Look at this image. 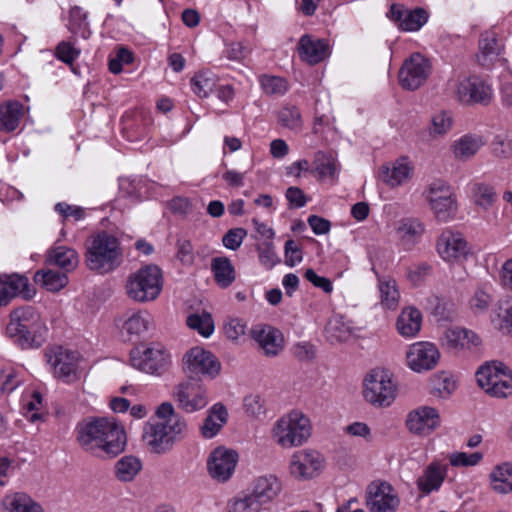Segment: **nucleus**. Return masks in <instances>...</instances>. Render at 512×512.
Instances as JSON below:
<instances>
[{"label":"nucleus","mask_w":512,"mask_h":512,"mask_svg":"<svg viewBox=\"0 0 512 512\" xmlns=\"http://www.w3.org/2000/svg\"><path fill=\"white\" fill-rule=\"evenodd\" d=\"M187 423L183 417H175L167 421L147 422L143 428V441L149 450L156 454H164L174 444L185 437Z\"/></svg>","instance_id":"f257e3e1"},{"label":"nucleus","mask_w":512,"mask_h":512,"mask_svg":"<svg viewBox=\"0 0 512 512\" xmlns=\"http://www.w3.org/2000/svg\"><path fill=\"white\" fill-rule=\"evenodd\" d=\"M163 288V275L157 265L149 264L131 273L126 280L127 296L138 303L156 300Z\"/></svg>","instance_id":"f03ea898"},{"label":"nucleus","mask_w":512,"mask_h":512,"mask_svg":"<svg viewBox=\"0 0 512 512\" xmlns=\"http://www.w3.org/2000/svg\"><path fill=\"white\" fill-rule=\"evenodd\" d=\"M44 328L40 314L32 306H22L10 314V322L6 327L7 335L15 338L23 348H30L35 336Z\"/></svg>","instance_id":"7ed1b4c3"},{"label":"nucleus","mask_w":512,"mask_h":512,"mask_svg":"<svg viewBox=\"0 0 512 512\" xmlns=\"http://www.w3.org/2000/svg\"><path fill=\"white\" fill-rule=\"evenodd\" d=\"M128 444L124 426L114 417H98V458L114 459Z\"/></svg>","instance_id":"20e7f679"},{"label":"nucleus","mask_w":512,"mask_h":512,"mask_svg":"<svg viewBox=\"0 0 512 512\" xmlns=\"http://www.w3.org/2000/svg\"><path fill=\"white\" fill-rule=\"evenodd\" d=\"M272 434L283 447L302 445L311 435L310 421L301 412L293 411L277 421Z\"/></svg>","instance_id":"39448f33"},{"label":"nucleus","mask_w":512,"mask_h":512,"mask_svg":"<svg viewBox=\"0 0 512 512\" xmlns=\"http://www.w3.org/2000/svg\"><path fill=\"white\" fill-rule=\"evenodd\" d=\"M507 370L502 363L483 365L476 373L477 383L489 395L506 398L512 394V375Z\"/></svg>","instance_id":"423d86ee"},{"label":"nucleus","mask_w":512,"mask_h":512,"mask_svg":"<svg viewBox=\"0 0 512 512\" xmlns=\"http://www.w3.org/2000/svg\"><path fill=\"white\" fill-rule=\"evenodd\" d=\"M396 396V386L386 370H372L364 381V397L375 406H389Z\"/></svg>","instance_id":"0eeeda50"},{"label":"nucleus","mask_w":512,"mask_h":512,"mask_svg":"<svg viewBox=\"0 0 512 512\" xmlns=\"http://www.w3.org/2000/svg\"><path fill=\"white\" fill-rule=\"evenodd\" d=\"M45 358L55 377L67 383L79 378V353L53 346L46 349Z\"/></svg>","instance_id":"6e6552de"},{"label":"nucleus","mask_w":512,"mask_h":512,"mask_svg":"<svg viewBox=\"0 0 512 512\" xmlns=\"http://www.w3.org/2000/svg\"><path fill=\"white\" fill-rule=\"evenodd\" d=\"M130 361L140 371L157 376L165 373L171 364L169 353L160 345L132 350Z\"/></svg>","instance_id":"1a4fd4ad"},{"label":"nucleus","mask_w":512,"mask_h":512,"mask_svg":"<svg viewBox=\"0 0 512 512\" xmlns=\"http://www.w3.org/2000/svg\"><path fill=\"white\" fill-rule=\"evenodd\" d=\"M184 371L189 380L199 376L215 378L221 369V364L217 358L209 351L201 347L191 348L183 358Z\"/></svg>","instance_id":"9d476101"},{"label":"nucleus","mask_w":512,"mask_h":512,"mask_svg":"<svg viewBox=\"0 0 512 512\" xmlns=\"http://www.w3.org/2000/svg\"><path fill=\"white\" fill-rule=\"evenodd\" d=\"M123 263L119 239L110 231L98 230V274L115 271Z\"/></svg>","instance_id":"9b49d317"},{"label":"nucleus","mask_w":512,"mask_h":512,"mask_svg":"<svg viewBox=\"0 0 512 512\" xmlns=\"http://www.w3.org/2000/svg\"><path fill=\"white\" fill-rule=\"evenodd\" d=\"M454 93L463 104L488 105L493 96L491 86L476 75L459 78Z\"/></svg>","instance_id":"f8f14e48"},{"label":"nucleus","mask_w":512,"mask_h":512,"mask_svg":"<svg viewBox=\"0 0 512 512\" xmlns=\"http://www.w3.org/2000/svg\"><path fill=\"white\" fill-rule=\"evenodd\" d=\"M173 397L177 407L186 413H193L208 404L207 390L195 380H187L175 386Z\"/></svg>","instance_id":"ddd939ff"},{"label":"nucleus","mask_w":512,"mask_h":512,"mask_svg":"<svg viewBox=\"0 0 512 512\" xmlns=\"http://www.w3.org/2000/svg\"><path fill=\"white\" fill-rule=\"evenodd\" d=\"M366 504L370 512H396L400 498L390 483L372 482L367 488Z\"/></svg>","instance_id":"4468645a"},{"label":"nucleus","mask_w":512,"mask_h":512,"mask_svg":"<svg viewBox=\"0 0 512 512\" xmlns=\"http://www.w3.org/2000/svg\"><path fill=\"white\" fill-rule=\"evenodd\" d=\"M430 74V64L420 53L412 54L399 71V83L403 89L416 90Z\"/></svg>","instance_id":"2eb2a0df"},{"label":"nucleus","mask_w":512,"mask_h":512,"mask_svg":"<svg viewBox=\"0 0 512 512\" xmlns=\"http://www.w3.org/2000/svg\"><path fill=\"white\" fill-rule=\"evenodd\" d=\"M439 359L438 348L430 342L414 343L406 353L408 367L417 373L434 369Z\"/></svg>","instance_id":"dca6fc26"},{"label":"nucleus","mask_w":512,"mask_h":512,"mask_svg":"<svg viewBox=\"0 0 512 512\" xmlns=\"http://www.w3.org/2000/svg\"><path fill=\"white\" fill-rule=\"evenodd\" d=\"M324 467L323 456L313 450H301L293 454L290 461L291 474L301 480L318 476Z\"/></svg>","instance_id":"f3484780"},{"label":"nucleus","mask_w":512,"mask_h":512,"mask_svg":"<svg viewBox=\"0 0 512 512\" xmlns=\"http://www.w3.org/2000/svg\"><path fill=\"white\" fill-rule=\"evenodd\" d=\"M439 256L447 262H459L471 254L467 241L460 233L442 232L436 244Z\"/></svg>","instance_id":"a211bd4d"},{"label":"nucleus","mask_w":512,"mask_h":512,"mask_svg":"<svg viewBox=\"0 0 512 512\" xmlns=\"http://www.w3.org/2000/svg\"><path fill=\"white\" fill-rule=\"evenodd\" d=\"M34 294L27 277L17 274L0 276V307L7 305L16 296L29 300Z\"/></svg>","instance_id":"6ab92c4d"},{"label":"nucleus","mask_w":512,"mask_h":512,"mask_svg":"<svg viewBox=\"0 0 512 512\" xmlns=\"http://www.w3.org/2000/svg\"><path fill=\"white\" fill-rule=\"evenodd\" d=\"M440 416L433 407L423 406L409 413L406 425L409 431L418 435H429L440 426Z\"/></svg>","instance_id":"aec40b11"},{"label":"nucleus","mask_w":512,"mask_h":512,"mask_svg":"<svg viewBox=\"0 0 512 512\" xmlns=\"http://www.w3.org/2000/svg\"><path fill=\"white\" fill-rule=\"evenodd\" d=\"M238 455L236 452L217 448L208 460V468L211 476L221 481L230 478L236 467Z\"/></svg>","instance_id":"412c9836"},{"label":"nucleus","mask_w":512,"mask_h":512,"mask_svg":"<svg viewBox=\"0 0 512 512\" xmlns=\"http://www.w3.org/2000/svg\"><path fill=\"white\" fill-rule=\"evenodd\" d=\"M152 323V315L146 310L128 312L122 324V334L129 341L138 340L149 331Z\"/></svg>","instance_id":"4be33fe9"},{"label":"nucleus","mask_w":512,"mask_h":512,"mask_svg":"<svg viewBox=\"0 0 512 512\" xmlns=\"http://www.w3.org/2000/svg\"><path fill=\"white\" fill-rule=\"evenodd\" d=\"M448 471V465L438 461L431 462L425 467L421 476L418 477L416 484L423 495H429L433 491H438L444 482Z\"/></svg>","instance_id":"5701e85b"},{"label":"nucleus","mask_w":512,"mask_h":512,"mask_svg":"<svg viewBox=\"0 0 512 512\" xmlns=\"http://www.w3.org/2000/svg\"><path fill=\"white\" fill-rule=\"evenodd\" d=\"M300 58L310 65L318 64L329 55V45L323 39L303 35L298 43Z\"/></svg>","instance_id":"b1692460"},{"label":"nucleus","mask_w":512,"mask_h":512,"mask_svg":"<svg viewBox=\"0 0 512 512\" xmlns=\"http://www.w3.org/2000/svg\"><path fill=\"white\" fill-rule=\"evenodd\" d=\"M445 344L452 349H475L481 345V339L474 331L464 327H450L443 335Z\"/></svg>","instance_id":"393cba45"},{"label":"nucleus","mask_w":512,"mask_h":512,"mask_svg":"<svg viewBox=\"0 0 512 512\" xmlns=\"http://www.w3.org/2000/svg\"><path fill=\"white\" fill-rule=\"evenodd\" d=\"M281 489V483L275 476H260L253 481L248 493L262 507L275 499Z\"/></svg>","instance_id":"a878e982"},{"label":"nucleus","mask_w":512,"mask_h":512,"mask_svg":"<svg viewBox=\"0 0 512 512\" xmlns=\"http://www.w3.org/2000/svg\"><path fill=\"white\" fill-rule=\"evenodd\" d=\"M491 490L498 495L512 493V462L504 461L495 465L488 475Z\"/></svg>","instance_id":"bb28decb"},{"label":"nucleus","mask_w":512,"mask_h":512,"mask_svg":"<svg viewBox=\"0 0 512 512\" xmlns=\"http://www.w3.org/2000/svg\"><path fill=\"white\" fill-rule=\"evenodd\" d=\"M411 166L406 158L397 159L391 166L383 165L379 170V179L390 187H395L407 181L411 174Z\"/></svg>","instance_id":"cd10ccee"},{"label":"nucleus","mask_w":512,"mask_h":512,"mask_svg":"<svg viewBox=\"0 0 512 512\" xmlns=\"http://www.w3.org/2000/svg\"><path fill=\"white\" fill-rule=\"evenodd\" d=\"M251 335L267 356H276L282 349L280 333L271 326L254 328Z\"/></svg>","instance_id":"c85d7f7f"},{"label":"nucleus","mask_w":512,"mask_h":512,"mask_svg":"<svg viewBox=\"0 0 512 512\" xmlns=\"http://www.w3.org/2000/svg\"><path fill=\"white\" fill-rule=\"evenodd\" d=\"M228 412L221 403L214 404L200 428L201 435L206 439H211L218 434L222 427L226 424Z\"/></svg>","instance_id":"c756f323"},{"label":"nucleus","mask_w":512,"mask_h":512,"mask_svg":"<svg viewBox=\"0 0 512 512\" xmlns=\"http://www.w3.org/2000/svg\"><path fill=\"white\" fill-rule=\"evenodd\" d=\"M494 290L491 285L478 286L468 301V307L475 316L485 315L494 303Z\"/></svg>","instance_id":"7c9ffc66"},{"label":"nucleus","mask_w":512,"mask_h":512,"mask_svg":"<svg viewBox=\"0 0 512 512\" xmlns=\"http://www.w3.org/2000/svg\"><path fill=\"white\" fill-rule=\"evenodd\" d=\"M490 319L496 329L512 337V298L499 300Z\"/></svg>","instance_id":"2f4dec72"},{"label":"nucleus","mask_w":512,"mask_h":512,"mask_svg":"<svg viewBox=\"0 0 512 512\" xmlns=\"http://www.w3.org/2000/svg\"><path fill=\"white\" fill-rule=\"evenodd\" d=\"M23 108L19 101H8L0 105V131H14L23 117Z\"/></svg>","instance_id":"473e14b6"},{"label":"nucleus","mask_w":512,"mask_h":512,"mask_svg":"<svg viewBox=\"0 0 512 512\" xmlns=\"http://www.w3.org/2000/svg\"><path fill=\"white\" fill-rule=\"evenodd\" d=\"M2 505L7 512H44L41 505L24 492L6 495Z\"/></svg>","instance_id":"72a5a7b5"},{"label":"nucleus","mask_w":512,"mask_h":512,"mask_svg":"<svg viewBox=\"0 0 512 512\" xmlns=\"http://www.w3.org/2000/svg\"><path fill=\"white\" fill-rule=\"evenodd\" d=\"M421 323V312L416 308L408 307L402 310L397 319L396 327L400 335L410 338L420 331Z\"/></svg>","instance_id":"f704fd0d"},{"label":"nucleus","mask_w":512,"mask_h":512,"mask_svg":"<svg viewBox=\"0 0 512 512\" xmlns=\"http://www.w3.org/2000/svg\"><path fill=\"white\" fill-rule=\"evenodd\" d=\"M47 261L49 264L57 266L67 272L73 271L78 265V255L75 250L58 246L49 251Z\"/></svg>","instance_id":"c9c22d12"},{"label":"nucleus","mask_w":512,"mask_h":512,"mask_svg":"<svg viewBox=\"0 0 512 512\" xmlns=\"http://www.w3.org/2000/svg\"><path fill=\"white\" fill-rule=\"evenodd\" d=\"M483 145L484 141L481 136L467 134L453 143L452 150L457 159L467 160L474 156Z\"/></svg>","instance_id":"e433bc0d"},{"label":"nucleus","mask_w":512,"mask_h":512,"mask_svg":"<svg viewBox=\"0 0 512 512\" xmlns=\"http://www.w3.org/2000/svg\"><path fill=\"white\" fill-rule=\"evenodd\" d=\"M211 270L217 285L221 288H227L235 281V269L227 257L213 258Z\"/></svg>","instance_id":"4c0bfd02"},{"label":"nucleus","mask_w":512,"mask_h":512,"mask_svg":"<svg viewBox=\"0 0 512 512\" xmlns=\"http://www.w3.org/2000/svg\"><path fill=\"white\" fill-rule=\"evenodd\" d=\"M142 469L141 460L133 455L120 458L114 466L115 477L121 482L132 481Z\"/></svg>","instance_id":"58836bf2"},{"label":"nucleus","mask_w":512,"mask_h":512,"mask_svg":"<svg viewBox=\"0 0 512 512\" xmlns=\"http://www.w3.org/2000/svg\"><path fill=\"white\" fill-rule=\"evenodd\" d=\"M34 280L50 292L60 291L69 282L66 273L54 270H39L35 273Z\"/></svg>","instance_id":"ea45409f"},{"label":"nucleus","mask_w":512,"mask_h":512,"mask_svg":"<svg viewBox=\"0 0 512 512\" xmlns=\"http://www.w3.org/2000/svg\"><path fill=\"white\" fill-rule=\"evenodd\" d=\"M76 431L80 446L87 452H93L96 447V417H88L79 422Z\"/></svg>","instance_id":"a19ab883"},{"label":"nucleus","mask_w":512,"mask_h":512,"mask_svg":"<svg viewBox=\"0 0 512 512\" xmlns=\"http://www.w3.org/2000/svg\"><path fill=\"white\" fill-rule=\"evenodd\" d=\"M500 53V46L494 36L485 35L479 41L477 61L483 67H490Z\"/></svg>","instance_id":"79ce46f5"},{"label":"nucleus","mask_w":512,"mask_h":512,"mask_svg":"<svg viewBox=\"0 0 512 512\" xmlns=\"http://www.w3.org/2000/svg\"><path fill=\"white\" fill-rule=\"evenodd\" d=\"M428 201L436 219L440 222H447L456 214L457 201L454 195Z\"/></svg>","instance_id":"37998d69"},{"label":"nucleus","mask_w":512,"mask_h":512,"mask_svg":"<svg viewBox=\"0 0 512 512\" xmlns=\"http://www.w3.org/2000/svg\"><path fill=\"white\" fill-rule=\"evenodd\" d=\"M396 231L402 240L414 242L424 233V225L417 218L407 217L399 221Z\"/></svg>","instance_id":"c03bdc74"},{"label":"nucleus","mask_w":512,"mask_h":512,"mask_svg":"<svg viewBox=\"0 0 512 512\" xmlns=\"http://www.w3.org/2000/svg\"><path fill=\"white\" fill-rule=\"evenodd\" d=\"M215 84V75L210 71H200L191 79L193 92L203 98L214 90Z\"/></svg>","instance_id":"a18cd8bd"},{"label":"nucleus","mask_w":512,"mask_h":512,"mask_svg":"<svg viewBox=\"0 0 512 512\" xmlns=\"http://www.w3.org/2000/svg\"><path fill=\"white\" fill-rule=\"evenodd\" d=\"M189 328L196 330L204 337H209L214 331V323L209 313H192L187 317Z\"/></svg>","instance_id":"49530a36"},{"label":"nucleus","mask_w":512,"mask_h":512,"mask_svg":"<svg viewBox=\"0 0 512 512\" xmlns=\"http://www.w3.org/2000/svg\"><path fill=\"white\" fill-rule=\"evenodd\" d=\"M427 19L428 14L423 8L406 10L400 28L404 31H417L427 22Z\"/></svg>","instance_id":"de8ad7c7"},{"label":"nucleus","mask_w":512,"mask_h":512,"mask_svg":"<svg viewBox=\"0 0 512 512\" xmlns=\"http://www.w3.org/2000/svg\"><path fill=\"white\" fill-rule=\"evenodd\" d=\"M453 124V118L450 112L440 111L433 115L429 133L433 137L442 136L448 133Z\"/></svg>","instance_id":"09e8293b"},{"label":"nucleus","mask_w":512,"mask_h":512,"mask_svg":"<svg viewBox=\"0 0 512 512\" xmlns=\"http://www.w3.org/2000/svg\"><path fill=\"white\" fill-rule=\"evenodd\" d=\"M379 291L381 304L388 309H395L398 306L399 292L394 280L380 281Z\"/></svg>","instance_id":"8fccbe9b"},{"label":"nucleus","mask_w":512,"mask_h":512,"mask_svg":"<svg viewBox=\"0 0 512 512\" xmlns=\"http://www.w3.org/2000/svg\"><path fill=\"white\" fill-rule=\"evenodd\" d=\"M259 81L263 92L267 95H283L288 90L287 81L282 77L262 75Z\"/></svg>","instance_id":"3c124183"},{"label":"nucleus","mask_w":512,"mask_h":512,"mask_svg":"<svg viewBox=\"0 0 512 512\" xmlns=\"http://www.w3.org/2000/svg\"><path fill=\"white\" fill-rule=\"evenodd\" d=\"M472 191L476 205L482 207L483 209H488L495 201L496 193L493 187L487 184H474Z\"/></svg>","instance_id":"603ef678"},{"label":"nucleus","mask_w":512,"mask_h":512,"mask_svg":"<svg viewBox=\"0 0 512 512\" xmlns=\"http://www.w3.org/2000/svg\"><path fill=\"white\" fill-rule=\"evenodd\" d=\"M261 506L247 492L229 502L228 512H259Z\"/></svg>","instance_id":"864d4df0"},{"label":"nucleus","mask_w":512,"mask_h":512,"mask_svg":"<svg viewBox=\"0 0 512 512\" xmlns=\"http://www.w3.org/2000/svg\"><path fill=\"white\" fill-rule=\"evenodd\" d=\"M315 164L316 166L312 172L317 174L320 179H324L326 177H335L337 172V164L335 159L331 156L326 157L324 154L319 153Z\"/></svg>","instance_id":"5fc2aeb1"},{"label":"nucleus","mask_w":512,"mask_h":512,"mask_svg":"<svg viewBox=\"0 0 512 512\" xmlns=\"http://www.w3.org/2000/svg\"><path fill=\"white\" fill-rule=\"evenodd\" d=\"M260 263L268 269H271L280 262V258L274 249L272 241H264L257 246Z\"/></svg>","instance_id":"6e6d98bb"},{"label":"nucleus","mask_w":512,"mask_h":512,"mask_svg":"<svg viewBox=\"0 0 512 512\" xmlns=\"http://www.w3.org/2000/svg\"><path fill=\"white\" fill-rule=\"evenodd\" d=\"M483 459L481 452L471 454L465 452H454L449 456V462L454 467H472L476 466Z\"/></svg>","instance_id":"4d7b16f0"},{"label":"nucleus","mask_w":512,"mask_h":512,"mask_svg":"<svg viewBox=\"0 0 512 512\" xmlns=\"http://www.w3.org/2000/svg\"><path fill=\"white\" fill-rule=\"evenodd\" d=\"M134 61L133 53L125 47L118 48L115 55H111L109 59V70L113 74H118L122 71L124 64H130Z\"/></svg>","instance_id":"13d9d810"},{"label":"nucleus","mask_w":512,"mask_h":512,"mask_svg":"<svg viewBox=\"0 0 512 512\" xmlns=\"http://www.w3.org/2000/svg\"><path fill=\"white\" fill-rule=\"evenodd\" d=\"M278 120L280 124L289 129L300 127L301 117L298 108L295 106H286L279 111Z\"/></svg>","instance_id":"bf43d9fd"},{"label":"nucleus","mask_w":512,"mask_h":512,"mask_svg":"<svg viewBox=\"0 0 512 512\" xmlns=\"http://www.w3.org/2000/svg\"><path fill=\"white\" fill-rule=\"evenodd\" d=\"M246 236L247 231L244 228H232L223 236L222 243L226 248L235 251L241 246Z\"/></svg>","instance_id":"052dcab7"},{"label":"nucleus","mask_w":512,"mask_h":512,"mask_svg":"<svg viewBox=\"0 0 512 512\" xmlns=\"http://www.w3.org/2000/svg\"><path fill=\"white\" fill-rule=\"evenodd\" d=\"M327 333L331 340L338 342L347 341L351 336V331L340 320L334 319L328 323Z\"/></svg>","instance_id":"680f3d73"},{"label":"nucleus","mask_w":512,"mask_h":512,"mask_svg":"<svg viewBox=\"0 0 512 512\" xmlns=\"http://www.w3.org/2000/svg\"><path fill=\"white\" fill-rule=\"evenodd\" d=\"M285 263L289 267L295 266L303 259L301 249L296 245L295 241L289 239L285 242L284 246Z\"/></svg>","instance_id":"e2e57ef3"},{"label":"nucleus","mask_w":512,"mask_h":512,"mask_svg":"<svg viewBox=\"0 0 512 512\" xmlns=\"http://www.w3.org/2000/svg\"><path fill=\"white\" fill-rule=\"evenodd\" d=\"M226 336L231 340H237L245 334L246 324L239 318H232L224 326Z\"/></svg>","instance_id":"0e129e2a"},{"label":"nucleus","mask_w":512,"mask_h":512,"mask_svg":"<svg viewBox=\"0 0 512 512\" xmlns=\"http://www.w3.org/2000/svg\"><path fill=\"white\" fill-rule=\"evenodd\" d=\"M454 195L450 185L445 181L436 180L429 185L427 200L435 199L437 197H448Z\"/></svg>","instance_id":"69168bd1"},{"label":"nucleus","mask_w":512,"mask_h":512,"mask_svg":"<svg viewBox=\"0 0 512 512\" xmlns=\"http://www.w3.org/2000/svg\"><path fill=\"white\" fill-rule=\"evenodd\" d=\"M56 56L66 64H72L78 56V51L69 43L62 41L56 48Z\"/></svg>","instance_id":"338daca9"},{"label":"nucleus","mask_w":512,"mask_h":512,"mask_svg":"<svg viewBox=\"0 0 512 512\" xmlns=\"http://www.w3.org/2000/svg\"><path fill=\"white\" fill-rule=\"evenodd\" d=\"M286 199L292 208H302L307 203V197L304 192L296 186H291L286 190Z\"/></svg>","instance_id":"774afa93"}]
</instances>
